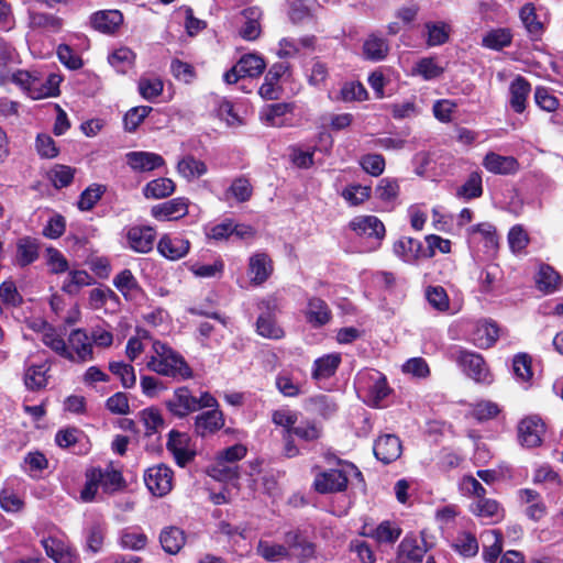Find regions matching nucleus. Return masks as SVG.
I'll return each mask as SVG.
<instances>
[{"label": "nucleus", "mask_w": 563, "mask_h": 563, "mask_svg": "<svg viewBox=\"0 0 563 563\" xmlns=\"http://www.w3.org/2000/svg\"><path fill=\"white\" fill-rule=\"evenodd\" d=\"M426 553L424 540L408 536L398 545L395 563H421Z\"/></svg>", "instance_id": "18"}, {"label": "nucleus", "mask_w": 563, "mask_h": 563, "mask_svg": "<svg viewBox=\"0 0 563 563\" xmlns=\"http://www.w3.org/2000/svg\"><path fill=\"white\" fill-rule=\"evenodd\" d=\"M147 369L158 375L189 379L192 377V371L185 358L166 343L154 341L152 350L146 361Z\"/></svg>", "instance_id": "2"}, {"label": "nucleus", "mask_w": 563, "mask_h": 563, "mask_svg": "<svg viewBox=\"0 0 563 563\" xmlns=\"http://www.w3.org/2000/svg\"><path fill=\"white\" fill-rule=\"evenodd\" d=\"M349 227L357 235L373 240L369 251H375L380 246L386 233L384 223L375 216L355 217Z\"/></svg>", "instance_id": "8"}, {"label": "nucleus", "mask_w": 563, "mask_h": 563, "mask_svg": "<svg viewBox=\"0 0 563 563\" xmlns=\"http://www.w3.org/2000/svg\"><path fill=\"white\" fill-rule=\"evenodd\" d=\"M424 32L428 46H440L449 41L451 26L443 21H429L424 23Z\"/></svg>", "instance_id": "40"}, {"label": "nucleus", "mask_w": 563, "mask_h": 563, "mask_svg": "<svg viewBox=\"0 0 563 563\" xmlns=\"http://www.w3.org/2000/svg\"><path fill=\"white\" fill-rule=\"evenodd\" d=\"M483 166L496 175H512L519 170V163L514 156H504L495 152L485 155Z\"/></svg>", "instance_id": "21"}, {"label": "nucleus", "mask_w": 563, "mask_h": 563, "mask_svg": "<svg viewBox=\"0 0 563 563\" xmlns=\"http://www.w3.org/2000/svg\"><path fill=\"white\" fill-rule=\"evenodd\" d=\"M244 23L240 29V35L247 41L257 38L261 34V25L258 22L260 11L255 8L245 9L242 12Z\"/></svg>", "instance_id": "46"}, {"label": "nucleus", "mask_w": 563, "mask_h": 563, "mask_svg": "<svg viewBox=\"0 0 563 563\" xmlns=\"http://www.w3.org/2000/svg\"><path fill=\"white\" fill-rule=\"evenodd\" d=\"M519 498L527 506L525 512L529 519L539 521L545 517L548 508L539 493L525 488L519 490Z\"/></svg>", "instance_id": "25"}, {"label": "nucleus", "mask_w": 563, "mask_h": 563, "mask_svg": "<svg viewBox=\"0 0 563 563\" xmlns=\"http://www.w3.org/2000/svg\"><path fill=\"white\" fill-rule=\"evenodd\" d=\"M100 471V478H97L100 487L106 493H113L119 490L124 485V479L120 471L114 468L112 464L107 465L104 468L97 467Z\"/></svg>", "instance_id": "44"}, {"label": "nucleus", "mask_w": 563, "mask_h": 563, "mask_svg": "<svg viewBox=\"0 0 563 563\" xmlns=\"http://www.w3.org/2000/svg\"><path fill=\"white\" fill-rule=\"evenodd\" d=\"M224 426L223 413L219 409H212L198 415L195 419V432L200 437H207L220 430Z\"/></svg>", "instance_id": "23"}, {"label": "nucleus", "mask_w": 563, "mask_h": 563, "mask_svg": "<svg viewBox=\"0 0 563 563\" xmlns=\"http://www.w3.org/2000/svg\"><path fill=\"white\" fill-rule=\"evenodd\" d=\"M67 352L64 358L74 363H86L93 360V347L90 338L82 329H75L69 333Z\"/></svg>", "instance_id": "9"}, {"label": "nucleus", "mask_w": 563, "mask_h": 563, "mask_svg": "<svg viewBox=\"0 0 563 563\" xmlns=\"http://www.w3.org/2000/svg\"><path fill=\"white\" fill-rule=\"evenodd\" d=\"M42 543L47 556L56 563H73L76 558L75 551L57 538H47Z\"/></svg>", "instance_id": "33"}, {"label": "nucleus", "mask_w": 563, "mask_h": 563, "mask_svg": "<svg viewBox=\"0 0 563 563\" xmlns=\"http://www.w3.org/2000/svg\"><path fill=\"white\" fill-rule=\"evenodd\" d=\"M257 554L269 562H277L289 558V549L286 545L261 540L256 548Z\"/></svg>", "instance_id": "51"}, {"label": "nucleus", "mask_w": 563, "mask_h": 563, "mask_svg": "<svg viewBox=\"0 0 563 563\" xmlns=\"http://www.w3.org/2000/svg\"><path fill=\"white\" fill-rule=\"evenodd\" d=\"M122 21V13L118 10L99 11L91 16L93 29L103 33L114 32Z\"/></svg>", "instance_id": "37"}, {"label": "nucleus", "mask_w": 563, "mask_h": 563, "mask_svg": "<svg viewBox=\"0 0 563 563\" xmlns=\"http://www.w3.org/2000/svg\"><path fill=\"white\" fill-rule=\"evenodd\" d=\"M188 213V199L178 197L153 206L151 214L158 221H174Z\"/></svg>", "instance_id": "16"}, {"label": "nucleus", "mask_w": 563, "mask_h": 563, "mask_svg": "<svg viewBox=\"0 0 563 563\" xmlns=\"http://www.w3.org/2000/svg\"><path fill=\"white\" fill-rule=\"evenodd\" d=\"M42 342L62 357L69 356L67 343L57 331L51 327L45 328L42 334Z\"/></svg>", "instance_id": "63"}, {"label": "nucleus", "mask_w": 563, "mask_h": 563, "mask_svg": "<svg viewBox=\"0 0 563 563\" xmlns=\"http://www.w3.org/2000/svg\"><path fill=\"white\" fill-rule=\"evenodd\" d=\"M276 387L286 397L301 394L302 384L290 372L283 371L276 377Z\"/></svg>", "instance_id": "54"}, {"label": "nucleus", "mask_w": 563, "mask_h": 563, "mask_svg": "<svg viewBox=\"0 0 563 563\" xmlns=\"http://www.w3.org/2000/svg\"><path fill=\"white\" fill-rule=\"evenodd\" d=\"M119 544L122 549L140 551L147 544V537L133 528H126L120 532Z\"/></svg>", "instance_id": "50"}, {"label": "nucleus", "mask_w": 563, "mask_h": 563, "mask_svg": "<svg viewBox=\"0 0 563 563\" xmlns=\"http://www.w3.org/2000/svg\"><path fill=\"white\" fill-rule=\"evenodd\" d=\"M341 363L340 354L324 355L314 361L312 376L317 379L332 376Z\"/></svg>", "instance_id": "49"}, {"label": "nucleus", "mask_w": 563, "mask_h": 563, "mask_svg": "<svg viewBox=\"0 0 563 563\" xmlns=\"http://www.w3.org/2000/svg\"><path fill=\"white\" fill-rule=\"evenodd\" d=\"M106 532L104 522L99 520L90 522L85 529L87 549L92 553H98L103 545Z\"/></svg>", "instance_id": "43"}, {"label": "nucleus", "mask_w": 563, "mask_h": 563, "mask_svg": "<svg viewBox=\"0 0 563 563\" xmlns=\"http://www.w3.org/2000/svg\"><path fill=\"white\" fill-rule=\"evenodd\" d=\"M155 231L151 227L134 225L126 229V246L136 253H148L155 242Z\"/></svg>", "instance_id": "14"}, {"label": "nucleus", "mask_w": 563, "mask_h": 563, "mask_svg": "<svg viewBox=\"0 0 563 563\" xmlns=\"http://www.w3.org/2000/svg\"><path fill=\"white\" fill-rule=\"evenodd\" d=\"M531 92V85L522 76H517L509 86V103L517 113L526 110V102Z\"/></svg>", "instance_id": "27"}, {"label": "nucleus", "mask_w": 563, "mask_h": 563, "mask_svg": "<svg viewBox=\"0 0 563 563\" xmlns=\"http://www.w3.org/2000/svg\"><path fill=\"white\" fill-rule=\"evenodd\" d=\"M173 477V471L168 466L159 464L146 470L144 482L154 496L163 497L172 490Z\"/></svg>", "instance_id": "10"}, {"label": "nucleus", "mask_w": 563, "mask_h": 563, "mask_svg": "<svg viewBox=\"0 0 563 563\" xmlns=\"http://www.w3.org/2000/svg\"><path fill=\"white\" fill-rule=\"evenodd\" d=\"M175 183L169 178H157L146 184L143 194L146 198L163 199L175 191Z\"/></svg>", "instance_id": "47"}, {"label": "nucleus", "mask_w": 563, "mask_h": 563, "mask_svg": "<svg viewBox=\"0 0 563 563\" xmlns=\"http://www.w3.org/2000/svg\"><path fill=\"white\" fill-rule=\"evenodd\" d=\"M324 457L329 465L338 467L322 471L316 475L313 487L318 493L342 492L347 486L350 475L361 476V472L352 463L344 462L330 453L325 454Z\"/></svg>", "instance_id": "3"}, {"label": "nucleus", "mask_w": 563, "mask_h": 563, "mask_svg": "<svg viewBox=\"0 0 563 563\" xmlns=\"http://www.w3.org/2000/svg\"><path fill=\"white\" fill-rule=\"evenodd\" d=\"M400 534L401 529L399 526L386 520L376 527V529L371 533V537L379 543H395Z\"/></svg>", "instance_id": "55"}, {"label": "nucleus", "mask_w": 563, "mask_h": 563, "mask_svg": "<svg viewBox=\"0 0 563 563\" xmlns=\"http://www.w3.org/2000/svg\"><path fill=\"white\" fill-rule=\"evenodd\" d=\"M167 450L173 454L179 466H185L195 456V452L190 448V437L176 430L169 432Z\"/></svg>", "instance_id": "15"}, {"label": "nucleus", "mask_w": 563, "mask_h": 563, "mask_svg": "<svg viewBox=\"0 0 563 563\" xmlns=\"http://www.w3.org/2000/svg\"><path fill=\"white\" fill-rule=\"evenodd\" d=\"M110 65L117 69L118 73L125 74L132 68L135 59V54L129 47H120L109 56Z\"/></svg>", "instance_id": "58"}, {"label": "nucleus", "mask_w": 563, "mask_h": 563, "mask_svg": "<svg viewBox=\"0 0 563 563\" xmlns=\"http://www.w3.org/2000/svg\"><path fill=\"white\" fill-rule=\"evenodd\" d=\"M208 474L217 481L230 482L238 478V466L217 457L214 463L208 468Z\"/></svg>", "instance_id": "60"}, {"label": "nucleus", "mask_w": 563, "mask_h": 563, "mask_svg": "<svg viewBox=\"0 0 563 563\" xmlns=\"http://www.w3.org/2000/svg\"><path fill=\"white\" fill-rule=\"evenodd\" d=\"M470 509L475 516L484 520H489L490 522L498 521L503 518V508L494 499L485 497L475 499L471 504Z\"/></svg>", "instance_id": "36"}, {"label": "nucleus", "mask_w": 563, "mask_h": 563, "mask_svg": "<svg viewBox=\"0 0 563 563\" xmlns=\"http://www.w3.org/2000/svg\"><path fill=\"white\" fill-rule=\"evenodd\" d=\"M273 273V264L266 253H255L249 260L247 274L254 286L264 284Z\"/></svg>", "instance_id": "20"}, {"label": "nucleus", "mask_w": 563, "mask_h": 563, "mask_svg": "<svg viewBox=\"0 0 563 563\" xmlns=\"http://www.w3.org/2000/svg\"><path fill=\"white\" fill-rule=\"evenodd\" d=\"M157 249L164 257L176 261L189 252L190 242L180 235H164L159 240Z\"/></svg>", "instance_id": "22"}, {"label": "nucleus", "mask_w": 563, "mask_h": 563, "mask_svg": "<svg viewBox=\"0 0 563 563\" xmlns=\"http://www.w3.org/2000/svg\"><path fill=\"white\" fill-rule=\"evenodd\" d=\"M394 254L406 263H413L423 256L424 250L419 240L404 236L396 241L393 246Z\"/></svg>", "instance_id": "30"}, {"label": "nucleus", "mask_w": 563, "mask_h": 563, "mask_svg": "<svg viewBox=\"0 0 563 563\" xmlns=\"http://www.w3.org/2000/svg\"><path fill=\"white\" fill-rule=\"evenodd\" d=\"M294 108L292 103L287 102L266 104L260 111V120L266 126L282 128L291 125Z\"/></svg>", "instance_id": "11"}, {"label": "nucleus", "mask_w": 563, "mask_h": 563, "mask_svg": "<svg viewBox=\"0 0 563 563\" xmlns=\"http://www.w3.org/2000/svg\"><path fill=\"white\" fill-rule=\"evenodd\" d=\"M166 407L177 418H184L199 410L197 397L185 386L175 389L173 396L166 401Z\"/></svg>", "instance_id": "12"}, {"label": "nucleus", "mask_w": 563, "mask_h": 563, "mask_svg": "<svg viewBox=\"0 0 563 563\" xmlns=\"http://www.w3.org/2000/svg\"><path fill=\"white\" fill-rule=\"evenodd\" d=\"M388 42L375 34L369 35L363 43V56L368 60H383L388 55Z\"/></svg>", "instance_id": "39"}, {"label": "nucleus", "mask_w": 563, "mask_h": 563, "mask_svg": "<svg viewBox=\"0 0 563 563\" xmlns=\"http://www.w3.org/2000/svg\"><path fill=\"white\" fill-rule=\"evenodd\" d=\"M545 432L542 420L537 416L522 419L518 426V438L520 443L527 448H536L541 444Z\"/></svg>", "instance_id": "13"}, {"label": "nucleus", "mask_w": 563, "mask_h": 563, "mask_svg": "<svg viewBox=\"0 0 563 563\" xmlns=\"http://www.w3.org/2000/svg\"><path fill=\"white\" fill-rule=\"evenodd\" d=\"M266 68L264 58L256 54L250 53L244 54L238 63L223 75V79L227 84H236L244 77H258L263 74Z\"/></svg>", "instance_id": "7"}, {"label": "nucleus", "mask_w": 563, "mask_h": 563, "mask_svg": "<svg viewBox=\"0 0 563 563\" xmlns=\"http://www.w3.org/2000/svg\"><path fill=\"white\" fill-rule=\"evenodd\" d=\"M282 300L277 294L268 295L257 303L260 310L256 320V332L258 335L271 339L279 340L284 338V329L275 320V316L280 311Z\"/></svg>", "instance_id": "5"}, {"label": "nucleus", "mask_w": 563, "mask_h": 563, "mask_svg": "<svg viewBox=\"0 0 563 563\" xmlns=\"http://www.w3.org/2000/svg\"><path fill=\"white\" fill-rule=\"evenodd\" d=\"M534 280L538 290L545 295L553 294L562 288V277L548 264L540 265Z\"/></svg>", "instance_id": "26"}, {"label": "nucleus", "mask_w": 563, "mask_h": 563, "mask_svg": "<svg viewBox=\"0 0 563 563\" xmlns=\"http://www.w3.org/2000/svg\"><path fill=\"white\" fill-rule=\"evenodd\" d=\"M29 26L42 32L57 33L63 27V20L54 14L31 9L27 12Z\"/></svg>", "instance_id": "31"}, {"label": "nucleus", "mask_w": 563, "mask_h": 563, "mask_svg": "<svg viewBox=\"0 0 563 563\" xmlns=\"http://www.w3.org/2000/svg\"><path fill=\"white\" fill-rule=\"evenodd\" d=\"M113 285L125 298L134 296L140 290L139 283L130 269L121 271L114 277Z\"/></svg>", "instance_id": "57"}, {"label": "nucleus", "mask_w": 563, "mask_h": 563, "mask_svg": "<svg viewBox=\"0 0 563 563\" xmlns=\"http://www.w3.org/2000/svg\"><path fill=\"white\" fill-rule=\"evenodd\" d=\"M498 339V328L490 321H478L471 332V341L481 349L490 347Z\"/></svg>", "instance_id": "29"}, {"label": "nucleus", "mask_w": 563, "mask_h": 563, "mask_svg": "<svg viewBox=\"0 0 563 563\" xmlns=\"http://www.w3.org/2000/svg\"><path fill=\"white\" fill-rule=\"evenodd\" d=\"M511 34L509 30L506 29H497L488 32L482 41L483 46L499 51L506 46H509L511 43Z\"/></svg>", "instance_id": "62"}, {"label": "nucleus", "mask_w": 563, "mask_h": 563, "mask_svg": "<svg viewBox=\"0 0 563 563\" xmlns=\"http://www.w3.org/2000/svg\"><path fill=\"white\" fill-rule=\"evenodd\" d=\"M316 37L307 35L300 38L284 37L278 43L277 55L280 58H289L297 56L301 49H312Z\"/></svg>", "instance_id": "32"}, {"label": "nucleus", "mask_w": 563, "mask_h": 563, "mask_svg": "<svg viewBox=\"0 0 563 563\" xmlns=\"http://www.w3.org/2000/svg\"><path fill=\"white\" fill-rule=\"evenodd\" d=\"M520 19L530 35L537 37L542 33L543 24L539 20L536 7L532 3H526L521 8Z\"/></svg>", "instance_id": "56"}, {"label": "nucleus", "mask_w": 563, "mask_h": 563, "mask_svg": "<svg viewBox=\"0 0 563 563\" xmlns=\"http://www.w3.org/2000/svg\"><path fill=\"white\" fill-rule=\"evenodd\" d=\"M159 542L165 552L176 554L185 544V534L176 527H168L161 532Z\"/></svg>", "instance_id": "45"}, {"label": "nucleus", "mask_w": 563, "mask_h": 563, "mask_svg": "<svg viewBox=\"0 0 563 563\" xmlns=\"http://www.w3.org/2000/svg\"><path fill=\"white\" fill-rule=\"evenodd\" d=\"M285 542L288 545L289 552L296 556L299 561L306 562L314 558L316 548L314 544L303 538L297 531H289L285 536Z\"/></svg>", "instance_id": "24"}, {"label": "nucleus", "mask_w": 563, "mask_h": 563, "mask_svg": "<svg viewBox=\"0 0 563 563\" xmlns=\"http://www.w3.org/2000/svg\"><path fill=\"white\" fill-rule=\"evenodd\" d=\"M51 363L44 361L41 364H29L24 372V384L30 390H40L45 388L48 383V372Z\"/></svg>", "instance_id": "28"}, {"label": "nucleus", "mask_w": 563, "mask_h": 563, "mask_svg": "<svg viewBox=\"0 0 563 563\" xmlns=\"http://www.w3.org/2000/svg\"><path fill=\"white\" fill-rule=\"evenodd\" d=\"M307 322L314 328L327 324L331 319L328 305L320 298H310L305 311Z\"/></svg>", "instance_id": "34"}, {"label": "nucleus", "mask_w": 563, "mask_h": 563, "mask_svg": "<svg viewBox=\"0 0 563 563\" xmlns=\"http://www.w3.org/2000/svg\"><path fill=\"white\" fill-rule=\"evenodd\" d=\"M92 283V276L86 271H71L64 282L62 289L69 295H76L81 287L89 286Z\"/></svg>", "instance_id": "59"}, {"label": "nucleus", "mask_w": 563, "mask_h": 563, "mask_svg": "<svg viewBox=\"0 0 563 563\" xmlns=\"http://www.w3.org/2000/svg\"><path fill=\"white\" fill-rule=\"evenodd\" d=\"M453 548L464 558H472L478 552V541L474 534L462 532L455 538Z\"/></svg>", "instance_id": "61"}, {"label": "nucleus", "mask_w": 563, "mask_h": 563, "mask_svg": "<svg viewBox=\"0 0 563 563\" xmlns=\"http://www.w3.org/2000/svg\"><path fill=\"white\" fill-rule=\"evenodd\" d=\"M60 80L56 74L44 76L37 70H18L12 75L0 73L1 86L13 82L34 100L56 97L59 93Z\"/></svg>", "instance_id": "1"}, {"label": "nucleus", "mask_w": 563, "mask_h": 563, "mask_svg": "<svg viewBox=\"0 0 563 563\" xmlns=\"http://www.w3.org/2000/svg\"><path fill=\"white\" fill-rule=\"evenodd\" d=\"M483 195V179L481 172H472L465 183L456 189V197L467 201Z\"/></svg>", "instance_id": "42"}, {"label": "nucleus", "mask_w": 563, "mask_h": 563, "mask_svg": "<svg viewBox=\"0 0 563 563\" xmlns=\"http://www.w3.org/2000/svg\"><path fill=\"white\" fill-rule=\"evenodd\" d=\"M207 165L192 155L184 156L177 163L178 174L187 180H192L203 176L207 173Z\"/></svg>", "instance_id": "41"}, {"label": "nucleus", "mask_w": 563, "mask_h": 563, "mask_svg": "<svg viewBox=\"0 0 563 563\" xmlns=\"http://www.w3.org/2000/svg\"><path fill=\"white\" fill-rule=\"evenodd\" d=\"M126 164L137 173L152 172L165 165L164 158L156 153L135 151L125 155Z\"/></svg>", "instance_id": "19"}, {"label": "nucleus", "mask_w": 563, "mask_h": 563, "mask_svg": "<svg viewBox=\"0 0 563 563\" xmlns=\"http://www.w3.org/2000/svg\"><path fill=\"white\" fill-rule=\"evenodd\" d=\"M355 387L364 401L373 407L380 406L382 401L390 393L385 375L376 369L358 373L355 379Z\"/></svg>", "instance_id": "6"}, {"label": "nucleus", "mask_w": 563, "mask_h": 563, "mask_svg": "<svg viewBox=\"0 0 563 563\" xmlns=\"http://www.w3.org/2000/svg\"><path fill=\"white\" fill-rule=\"evenodd\" d=\"M444 69L441 67L435 58L423 57L412 68V75L421 76L424 80H432L440 77Z\"/></svg>", "instance_id": "53"}, {"label": "nucleus", "mask_w": 563, "mask_h": 563, "mask_svg": "<svg viewBox=\"0 0 563 563\" xmlns=\"http://www.w3.org/2000/svg\"><path fill=\"white\" fill-rule=\"evenodd\" d=\"M426 298L429 305L440 311L445 312L450 308V299L442 286H429L426 289Z\"/></svg>", "instance_id": "64"}, {"label": "nucleus", "mask_w": 563, "mask_h": 563, "mask_svg": "<svg viewBox=\"0 0 563 563\" xmlns=\"http://www.w3.org/2000/svg\"><path fill=\"white\" fill-rule=\"evenodd\" d=\"M512 371L518 383L525 385L526 388L531 385L533 372L531 357L528 354L521 353L514 357Z\"/></svg>", "instance_id": "48"}, {"label": "nucleus", "mask_w": 563, "mask_h": 563, "mask_svg": "<svg viewBox=\"0 0 563 563\" xmlns=\"http://www.w3.org/2000/svg\"><path fill=\"white\" fill-rule=\"evenodd\" d=\"M137 89L142 98L152 101L162 95L164 82L159 77L142 76L139 80Z\"/></svg>", "instance_id": "52"}, {"label": "nucleus", "mask_w": 563, "mask_h": 563, "mask_svg": "<svg viewBox=\"0 0 563 563\" xmlns=\"http://www.w3.org/2000/svg\"><path fill=\"white\" fill-rule=\"evenodd\" d=\"M483 558L487 563H495L503 550V537L498 530H486L481 534Z\"/></svg>", "instance_id": "35"}, {"label": "nucleus", "mask_w": 563, "mask_h": 563, "mask_svg": "<svg viewBox=\"0 0 563 563\" xmlns=\"http://www.w3.org/2000/svg\"><path fill=\"white\" fill-rule=\"evenodd\" d=\"M446 357L455 362L459 367L476 383H492V375L481 354L455 345L446 351Z\"/></svg>", "instance_id": "4"}, {"label": "nucleus", "mask_w": 563, "mask_h": 563, "mask_svg": "<svg viewBox=\"0 0 563 563\" xmlns=\"http://www.w3.org/2000/svg\"><path fill=\"white\" fill-rule=\"evenodd\" d=\"M38 257V244L36 240L25 236L16 243V254L14 263L20 267H25Z\"/></svg>", "instance_id": "38"}, {"label": "nucleus", "mask_w": 563, "mask_h": 563, "mask_svg": "<svg viewBox=\"0 0 563 563\" xmlns=\"http://www.w3.org/2000/svg\"><path fill=\"white\" fill-rule=\"evenodd\" d=\"M373 450L377 460L389 464L400 457L402 445L397 435L384 434L376 439Z\"/></svg>", "instance_id": "17"}]
</instances>
